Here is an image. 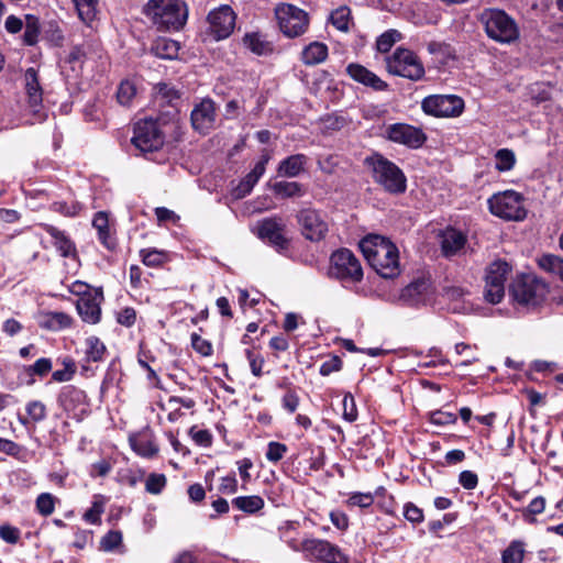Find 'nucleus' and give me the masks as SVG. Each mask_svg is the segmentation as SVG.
Instances as JSON below:
<instances>
[{"mask_svg":"<svg viewBox=\"0 0 563 563\" xmlns=\"http://www.w3.org/2000/svg\"><path fill=\"white\" fill-rule=\"evenodd\" d=\"M80 20L87 24L91 23L98 12V0H73Z\"/></svg>","mask_w":563,"mask_h":563,"instance_id":"obj_35","label":"nucleus"},{"mask_svg":"<svg viewBox=\"0 0 563 563\" xmlns=\"http://www.w3.org/2000/svg\"><path fill=\"white\" fill-rule=\"evenodd\" d=\"M384 135L390 142L405 145L409 148H419L427 141L424 132L407 123H393L385 128Z\"/></svg>","mask_w":563,"mask_h":563,"instance_id":"obj_14","label":"nucleus"},{"mask_svg":"<svg viewBox=\"0 0 563 563\" xmlns=\"http://www.w3.org/2000/svg\"><path fill=\"white\" fill-rule=\"evenodd\" d=\"M464 107V100L455 95H432L421 102L423 112L435 118L460 117Z\"/></svg>","mask_w":563,"mask_h":563,"instance_id":"obj_11","label":"nucleus"},{"mask_svg":"<svg viewBox=\"0 0 563 563\" xmlns=\"http://www.w3.org/2000/svg\"><path fill=\"white\" fill-rule=\"evenodd\" d=\"M330 275L342 282L358 283L363 278V269L350 250L341 249L331 255Z\"/></svg>","mask_w":563,"mask_h":563,"instance_id":"obj_10","label":"nucleus"},{"mask_svg":"<svg viewBox=\"0 0 563 563\" xmlns=\"http://www.w3.org/2000/svg\"><path fill=\"white\" fill-rule=\"evenodd\" d=\"M106 353V345L97 336L86 339V357L90 362H100Z\"/></svg>","mask_w":563,"mask_h":563,"instance_id":"obj_41","label":"nucleus"},{"mask_svg":"<svg viewBox=\"0 0 563 563\" xmlns=\"http://www.w3.org/2000/svg\"><path fill=\"white\" fill-rule=\"evenodd\" d=\"M131 141L142 153H152L162 148L165 136L157 121L144 119L135 123L134 134Z\"/></svg>","mask_w":563,"mask_h":563,"instance_id":"obj_9","label":"nucleus"},{"mask_svg":"<svg viewBox=\"0 0 563 563\" xmlns=\"http://www.w3.org/2000/svg\"><path fill=\"white\" fill-rule=\"evenodd\" d=\"M328 57V46L321 42H312L301 52V60L305 65L313 66L324 62Z\"/></svg>","mask_w":563,"mask_h":563,"instance_id":"obj_27","label":"nucleus"},{"mask_svg":"<svg viewBox=\"0 0 563 563\" xmlns=\"http://www.w3.org/2000/svg\"><path fill=\"white\" fill-rule=\"evenodd\" d=\"M51 209L55 212H59L60 214L74 217L79 213L81 206L75 201L70 203L65 201H56L52 203Z\"/></svg>","mask_w":563,"mask_h":563,"instance_id":"obj_53","label":"nucleus"},{"mask_svg":"<svg viewBox=\"0 0 563 563\" xmlns=\"http://www.w3.org/2000/svg\"><path fill=\"white\" fill-rule=\"evenodd\" d=\"M287 451L288 448L286 444L272 441L267 445L266 459L269 462L277 463L284 457Z\"/></svg>","mask_w":563,"mask_h":563,"instance_id":"obj_52","label":"nucleus"},{"mask_svg":"<svg viewBox=\"0 0 563 563\" xmlns=\"http://www.w3.org/2000/svg\"><path fill=\"white\" fill-rule=\"evenodd\" d=\"M490 212L505 220L520 221L526 217L523 197L515 190H505L488 199Z\"/></svg>","mask_w":563,"mask_h":563,"instance_id":"obj_8","label":"nucleus"},{"mask_svg":"<svg viewBox=\"0 0 563 563\" xmlns=\"http://www.w3.org/2000/svg\"><path fill=\"white\" fill-rule=\"evenodd\" d=\"M243 44L256 55H266L272 52L271 43L261 33H247L243 37Z\"/></svg>","mask_w":563,"mask_h":563,"instance_id":"obj_31","label":"nucleus"},{"mask_svg":"<svg viewBox=\"0 0 563 563\" xmlns=\"http://www.w3.org/2000/svg\"><path fill=\"white\" fill-rule=\"evenodd\" d=\"M192 349L202 356H210L213 352L212 345L209 341L202 339L199 334H191Z\"/></svg>","mask_w":563,"mask_h":563,"instance_id":"obj_54","label":"nucleus"},{"mask_svg":"<svg viewBox=\"0 0 563 563\" xmlns=\"http://www.w3.org/2000/svg\"><path fill=\"white\" fill-rule=\"evenodd\" d=\"M92 542V531L77 529L75 532V539L73 545L78 550H84L88 544Z\"/></svg>","mask_w":563,"mask_h":563,"instance_id":"obj_60","label":"nucleus"},{"mask_svg":"<svg viewBox=\"0 0 563 563\" xmlns=\"http://www.w3.org/2000/svg\"><path fill=\"white\" fill-rule=\"evenodd\" d=\"M146 14L158 29L178 31L188 18V9L183 0H150Z\"/></svg>","mask_w":563,"mask_h":563,"instance_id":"obj_3","label":"nucleus"},{"mask_svg":"<svg viewBox=\"0 0 563 563\" xmlns=\"http://www.w3.org/2000/svg\"><path fill=\"white\" fill-rule=\"evenodd\" d=\"M346 73L353 80L364 86L371 87L376 91H383L387 88V84L384 80L365 68L363 65L356 63L349 64L346 67Z\"/></svg>","mask_w":563,"mask_h":563,"instance_id":"obj_22","label":"nucleus"},{"mask_svg":"<svg viewBox=\"0 0 563 563\" xmlns=\"http://www.w3.org/2000/svg\"><path fill=\"white\" fill-rule=\"evenodd\" d=\"M71 317L62 311L48 312L43 325L52 331H58L70 327Z\"/></svg>","mask_w":563,"mask_h":563,"instance_id":"obj_37","label":"nucleus"},{"mask_svg":"<svg viewBox=\"0 0 563 563\" xmlns=\"http://www.w3.org/2000/svg\"><path fill=\"white\" fill-rule=\"evenodd\" d=\"M285 224L278 218H267L258 223V236L267 241L276 247L277 251L285 250L288 245V240L284 236Z\"/></svg>","mask_w":563,"mask_h":563,"instance_id":"obj_20","label":"nucleus"},{"mask_svg":"<svg viewBox=\"0 0 563 563\" xmlns=\"http://www.w3.org/2000/svg\"><path fill=\"white\" fill-rule=\"evenodd\" d=\"M84 398V391L71 386H65L58 397L59 402L65 407L69 408V406L75 401H80Z\"/></svg>","mask_w":563,"mask_h":563,"instance_id":"obj_46","label":"nucleus"},{"mask_svg":"<svg viewBox=\"0 0 563 563\" xmlns=\"http://www.w3.org/2000/svg\"><path fill=\"white\" fill-rule=\"evenodd\" d=\"M465 243V235L455 229H446L442 234L441 246L445 256L455 255L464 247Z\"/></svg>","mask_w":563,"mask_h":563,"instance_id":"obj_25","label":"nucleus"},{"mask_svg":"<svg viewBox=\"0 0 563 563\" xmlns=\"http://www.w3.org/2000/svg\"><path fill=\"white\" fill-rule=\"evenodd\" d=\"M93 228L98 231L100 242L109 250L113 249L115 243L109 232V220L106 212H97L92 220Z\"/></svg>","mask_w":563,"mask_h":563,"instance_id":"obj_30","label":"nucleus"},{"mask_svg":"<svg viewBox=\"0 0 563 563\" xmlns=\"http://www.w3.org/2000/svg\"><path fill=\"white\" fill-rule=\"evenodd\" d=\"M245 354L249 360L252 374L256 377H261L264 358L261 355L253 353L251 350H246Z\"/></svg>","mask_w":563,"mask_h":563,"instance_id":"obj_61","label":"nucleus"},{"mask_svg":"<svg viewBox=\"0 0 563 563\" xmlns=\"http://www.w3.org/2000/svg\"><path fill=\"white\" fill-rule=\"evenodd\" d=\"M21 531L13 526L10 525H2L0 526V538L9 543V544H16L20 540Z\"/></svg>","mask_w":563,"mask_h":563,"instance_id":"obj_57","label":"nucleus"},{"mask_svg":"<svg viewBox=\"0 0 563 563\" xmlns=\"http://www.w3.org/2000/svg\"><path fill=\"white\" fill-rule=\"evenodd\" d=\"M142 261L146 266H158L164 263L166 254L163 251L147 249L141 251Z\"/></svg>","mask_w":563,"mask_h":563,"instance_id":"obj_49","label":"nucleus"},{"mask_svg":"<svg viewBox=\"0 0 563 563\" xmlns=\"http://www.w3.org/2000/svg\"><path fill=\"white\" fill-rule=\"evenodd\" d=\"M525 547L520 541H512L503 552V563H522Z\"/></svg>","mask_w":563,"mask_h":563,"instance_id":"obj_43","label":"nucleus"},{"mask_svg":"<svg viewBox=\"0 0 563 563\" xmlns=\"http://www.w3.org/2000/svg\"><path fill=\"white\" fill-rule=\"evenodd\" d=\"M509 294L518 305L536 307L545 299L548 286L536 276L523 275L512 282Z\"/></svg>","mask_w":563,"mask_h":563,"instance_id":"obj_5","label":"nucleus"},{"mask_svg":"<svg viewBox=\"0 0 563 563\" xmlns=\"http://www.w3.org/2000/svg\"><path fill=\"white\" fill-rule=\"evenodd\" d=\"M343 419L347 422H354L357 419V409L354 397L351 393H346L343 397Z\"/></svg>","mask_w":563,"mask_h":563,"instance_id":"obj_50","label":"nucleus"},{"mask_svg":"<svg viewBox=\"0 0 563 563\" xmlns=\"http://www.w3.org/2000/svg\"><path fill=\"white\" fill-rule=\"evenodd\" d=\"M302 235L312 242L322 240L328 233V223L314 209H302L297 214Z\"/></svg>","mask_w":563,"mask_h":563,"instance_id":"obj_15","label":"nucleus"},{"mask_svg":"<svg viewBox=\"0 0 563 563\" xmlns=\"http://www.w3.org/2000/svg\"><path fill=\"white\" fill-rule=\"evenodd\" d=\"M210 33L217 41L227 38L234 30L235 14L231 7L221 5L208 14Z\"/></svg>","mask_w":563,"mask_h":563,"instance_id":"obj_16","label":"nucleus"},{"mask_svg":"<svg viewBox=\"0 0 563 563\" xmlns=\"http://www.w3.org/2000/svg\"><path fill=\"white\" fill-rule=\"evenodd\" d=\"M272 191L282 198H291L302 196V188L299 183L296 181H276L271 185Z\"/></svg>","mask_w":563,"mask_h":563,"instance_id":"obj_34","label":"nucleus"},{"mask_svg":"<svg viewBox=\"0 0 563 563\" xmlns=\"http://www.w3.org/2000/svg\"><path fill=\"white\" fill-rule=\"evenodd\" d=\"M136 95L135 85L130 80H124L120 84L117 91L118 102L124 107L131 104L132 99Z\"/></svg>","mask_w":563,"mask_h":563,"instance_id":"obj_45","label":"nucleus"},{"mask_svg":"<svg viewBox=\"0 0 563 563\" xmlns=\"http://www.w3.org/2000/svg\"><path fill=\"white\" fill-rule=\"evenodd\" d=\"M387 70L412 81H418L424 76V67L420 58L410 49L398 47L387 58Z\"/></svg>","mask_w":563,"mask_h":563,"instance_id":"obj_7","label":"nucleus"},{"mask_svg":"<svg viewBox=\"0 0 563 563\" xmlns=\"http://www.w3.org/2000/svg\"><path fill=\"white\" fill-rule=\"evenodd\" d=\"M26 412L35 422L42 421L46 417L45 405L38 400L30 401L26 405Z\"/></svg>","mask_w":563,"mask_h":563,"instance_id":"obj_55","label":"nucleus"},{"mask_svg":"<svg viewBox=\"0 0 563 563\" xmlns=\"http://www.w3.org/2000/svg\"><path fill=\"white\" fill-rule=\"evenodd\" d=\"M103 505L95 501L92 506L84 514V519L91 525H100Z\"/></svg>","mask_w":563,"mask_h":563,"instance_id":"obj_58","label":"nucleus"},{"mask_svg":"<svg viewBox=\"0 0 563 563\" xmlns=\"http://www.w3.org/2000/svg\"><path fill=\"white\" fill-rule=\"evenodd\" d=\"M509 273L510 266L505 261H495L487 267L484 296L488 302L495 305L501 301L505 296V283Z\"/></svg>","mask_w":563,"mask_h":563,"instance_id":"obj_12","label":"nucleus"},{"mask_svg":"<svg viewBox=\"0 0 563 563\" xmlns=\"http://www.w3.org/2000/svg\"><path fill=\"white\" fill-rule=\"evenodd\" d=\"M545 509V498L542 496H538L530 501L528 507L522 509V517L525 521L532 523L534 522V516L540 515Z\"/></svg>","mask_w":563,"mask_h":563,"instance_id":"obj_44","label":"nucleus"},{"mask_svg":"<svg viewBox=\"0 0 563 563\" xmlns=\"http://www.w3.org/2000/svg\"><path fill=\"white\" fill-rule=\"evenodd\" d=\"M271 156L264 154L261 159L255 164L254 168L231 190L233 199L239 200L247 196L260 178L264 175L266 165Z\"/></svg>","mask_w":563,"mask_h":563,"instance_id":"obj_21","label":"nucleus"},{"mask_svg":"<svg viewBox=\"0 0 563 563\" xmlns=\"http://www.w3.org/2000/svg\"><path fill=\"white\" fill-rule=\"evenodd\" d=\"M376 184L390 195H401L407 190V177L391 161L380 154H374L365 159Z\"/></svg>","mask_w":563,"mask_h":563,"instance_id":"obj_2","label":"nucleus"},{"mask_svg":"<svg viewBox=\"0 0 563 563\" xmlns=\"http://www.w3.org/2000/svg\"><path fill=\"white\" fill-rule=\"evenodd\" d=\"M540 268L558 275L563 280V260L556 255L545 254L538 260Z\"/></svg>","mask_w":563,"mask_h":563,"instance_id":"obj_39","label":"nucleus"},{"mask_svg":"<svg viewBox=\"0 0 563 563\" xmlns=\"http://www.w3.org/2000/svg\"><path fill=\"white\" fill-rule=\"evenodd\" d=\"M404 516L412 523H420L423 521V512L420 508L411 503H407L404 507Z\"/></svg>","mask_w":563,"mask_h":563,"instance_id":"obj_62","label":"nucleus"},{"mask_svg":"<svg viewBox=\"0 0 563 563\" xmlns=\"http://www.w3.org/2000/svg\"><path fill=\"white\" fill-rule=\"evenodd\" d=\"M351 10L346 5H341L330 14L331 24L339 31L347 32L351 23Z\"/></svg>","mask_w":563,"mask_h":563,"instance_id":"obj_36","label":"nucleus"},{"mask_svg":"<svg viewBox=\"0 0 563 563\" xmlns=\"http://www.w3.org/2000/svg\"><path fill=\"white\" fill-rule=\"evenodd\" d=\"M430 292V278L426 276H419L401 289L398 301L406 306H419L421 303H426Z\"/></svg>","mask_w":563,"mask_h":563,"instance_id":"obj_18","label":"nucleus"},{"mask_svg":"<svg viewBox=\"0 0 563 563\" xmlns=\"http://www.w3.org/2000/svg\"><path fill=\"white\" fill-rule=\"evenodd\" d=\"M58 498L51 493H42L36 497L35 508L43 517H48L55 511Z\"/></svg>","mask_w":563,"mask_h":563,"instance_id":"obj_40","label":"nucleus"},{"mask_svg":"<svg viewBox=\"0 0 563 563\" xmlns=\"http://www.w3.org/2000/svg\"><path fill=\"white\" fill-rule=\"evenodd\" d=\"M191 125L199 133L206 134L214 128L217 120L216 103L210 98L196 104L190 114Z\"/></svg>","mask_w":563,"mask_h":563,"instance_id":"obj_17","label":"nucleus"},{"mask_svg":"<svg viewBox=\"0 0 563 563\" xmlns=\"http://www.w3.org/2000/svg\"><path fill=\"white\" fill-rule=\"evenodd\" d=\"M374 503V496L371 493H353L346 500L351 507L368 508Z\"/></svg>","mask_w":563,"mask_h":563,"instance_id":"obj_51","label":"nucleus"},{"mask_svg":"<svg viewBox=\"0 0 563 563\" xmlns=\"http://www.w3.org/2000/svg\"><path fill=\"white\" fill-rule=\"evenodd\" d=\"M52 367L53 364L51 358L42 357L34 364L24 367L23 375L27 377L26 383L31 385L35 382L34 376L43 377L52 371Z\"/></svg>","mask_w":563,"mask_h":563,"instance_id":"obj_32","label":"nucleus"},{"mask_svg":"<svg viewBox=\"0 0 563 563\" xmlns=\"http://www.w3.org/2000/svg\"><path fill=\"white\" fill-rule=\"evenodd\" d=\"M342 367V361L339 356H332L331 358L323 362L320 366V374L322 376H328L333 372L340 371Z\"/></svg>","mask_w":563,"mask_h":563,"instance_id":"obj_63","label":"nucleus"},{"mask_svg":"<svg viewBox=\"0 0 563 563\" xmlns=\"http://www.w3.org/2000/svg\"><path fill=\"white\" fill-rule=\"evenodd\" d=\"M179 48L178 42L167 37H159L154 42L152 52L159 58L173 59L177 57Z\"/></svg>","mask_w":563,"mask_h":563,"instance_id":"obj_28","label":"nucleus"},{"mask_svg":"<svg viewBox=\"0 0 563 563\" xmlns=\"http://www.w3.org/2000/svg\"><path fill=\"white\" fill-rule=\"evenodd\" d=\"M165 486L166 477L164 474L152 473L147 476L145 482L146 492L154 495L162 493Z\"/></svg>","mask_w":563,"mask_h":563,"instance_id":"obj_48","label":"nucleus"},{"mask_svg":"<svg viewBox=\"0 0 563 563\" xmlns=\"http://www.w3.org/2000/svg\"><path fill=\"white\" fill-rule=\"evenodd\" d=\"M397 37L398 33L396 31H390L382 34L376 43L377 49L382 53L388 52L396 42Z\"/></svg>","mask_w":563,"mask_h":563,"instance_id":"obj_59","label":"nucleus"},{"mask_svg":"<svg viewBox=\"0 0 563 563\" xmlns=\"http://www.w3.org/2000/svg\"><path fill=\"white\" fill-rule=\"evenodd\" d=\"M308 163V157L303 154H295L280 161L277 167V175L280 177L294 178L299 176Z\"/></svg>","mask_w":563,"mask_h":563,"instance_id":"obj_24","label":"nucleus"},{"mask_svg":"<svg viewBox=\"0 0 563 563\" xmlns=\"http://www.w3.org/2000/svg\"><path fill=\"white\" fill-rule=\"evenodd\" d=\"M479 21L487 36L500 44H511L519 38L517 22L504 10L488 8L481 12Z\"/></svg>","mask_w":563,"mask_h":563,"instance_id":"obj_4","label":"nucleus"},{"mask_svg":"<svg viewBox=\"0 0 563 563\" xmlns=\"http://www.w3.org/2000/svg\"><path fill=\"white\" fill-rule=\"evenodd\" d=\"M40 35V21L32 14L25 15V30L23 34V42L26 45H35Z\"/></svg>","mask_w":563,"mask_h":563,"instance_id":"obj_42","label":"nucleus"},{"mask_svg":"<svg viewBox=\"0 0 563 563\" xmlns=\"http://www.w3.org/2000/svg\"><path fill=\"white\" fill-rule=\"evenodd\" d=\"M46 232L54 240V246L63 257H71L76 255V246L65 232L53 225H46Z\"/></svg>","mask_w":563,"mask_h":563,"instance_id":"obj_26","label":"nucleus"},{"mask_svg":"<svg viewBox=\"0 0 563 563\" xmlns=\"http://www.w3.org/2000/svg\"><path fill=\"white\" fill-rule=\"evenodd\" d=\"M24 87L30 107H38L43 100V89L35 68L31 67L25 70Z\"/></svg>","mask_w":563,"mask_h":563,"instance_id":"obj_23","label":"nucleus"},{"mask_svg":"<svg viewBox=\"0 0 563 563\" xmlns=\"http://www.w3.org/2000/svg\"><path fill=\"white\" fill-rule=\"evenodd\" d=\"M275 15L283 34L289 38L303 35L309 27L308 13L290 3H280L275 8Z\"/></svg>","mask_w":563,"mask_h":563,"instance_id":"obj_6","label":"nucleus"},{"mask_svg":"<svg viewBox=\"0 0 563 563\" xmlns=\"http://www.w3.org/2000/svg\"><path fill=\"white\" fill-rule=\"evenodd\" d=\"M495 168L500 172H509L515 167L516 164V155L512 150L509 148H500L495 155Z\"/></svg>","mask_w":563,"mask_h":563,"instance_id":"obj_38","label":"nucleus"},{"mask_svg":"<svg viewBox=\"0 0 563 563\" xmlns=\"http://www.w3.org/2000/svg\"><path fill=\"white\" fill-rule=\"evenodd\" d=\"M360 247L369 265L384 278L399 275V252L397 246L382 235L364 238Z\"/></svg>","mask_w":563,"mask_h":563,"instance_id":"obj_1","label":"nucleus"},{"mask_svg":"<svg viewBox=\"0 0 563 563\" xmlns=\"http://www.w3.org/2000/svg\"><path fill=\"white\" fill-rule=\"evenodd\" d=\"M300 550L310 560L324 563H347V556L336 545L325 540L306 539L301 542Z\"/></svg>","mask_w":563,"mask_h":563,"instance_id":"obj_13","label":"nucleus"},{"mask_svg":"<svg viewBox=\"0 0 563 563\" xmlns=\"http://www.w3.org/2000/svg\"><path fill=\"white\" fill-rule=\"evenodd\" d=\"M459 484L466 490H473L478 485V476L473 471H462L459 474Z\"/></svg>","mask_w":563,"mask_h":563,"instance_id":"obj_56","label":"nucleus"},{"mask_svg":"<svg viewBox=\"0 0 563 563\" xmlns=\"http://www.w3.org/2000/svg\"><path fill=\"white\" fill-rule=\"evenodd\" d=\"M136 320V312L133 308L126 307L118 312L117 321L124 327H132Z\"/></svg>","mask_w":563,"mask_h":563,"instance_id":"obj_64","label":"nucleus"},{"mask_svg":"<svg viewBox=\"0 0 563 563\" xmlns=\"http://www.w3.org/2000/svg\"><path fill=\"white\" fill-rule=\"evenodd\" d=\"M103 294L99 289H93V294H87L78 298L76 309L81 320L89 324H97L101 319V302Z\"/></svg>","mask_w":563,"mask_h":563,"instance_id":"obj_19","label":"nucleus"},{"mask_svg":"<svg viewBox=\"0 0 563 563\" xmlns=\"http://www.w3.org/2000/svg\"><path fill=\"white\" fill-rule=\"evenodd\" d=\"M232 505L243 512L254 514L264 507V499L257 495L240 496L232 500Z\"/></svg>","mask_w":563,"mask_h":563,"instance_id":"obj_33","label":"nucleus"},{"mask_svg":"<svg viewBox=\"0 0 563 563\" xmlns=\"http://www.w3.org/2000/svg\"><path fill=\"white\" fill-rule=\"evenodd\" d=\"M132 450L140 456L153 457L158 453L156 443L146 435H137L130 438Z\"/></svg>","mask_w":563,"mask_h":563,"instance_id":"obj_29","label":"nucleus"},{"mask_svg":"<svg viewBox=\"0 0 563 563\" xmlns=\"http://www.w3.org/2000/svg\"><path fill=\"white\" fill-rule=\"evenodd\" d=\"M122 543V533L117 530L107 532L100 540V550L111 552Z\"/></svg>","mask_w":563,"mask_h":563,"instance_id":"obj_47","label":"nucleus"}]
</instances>
